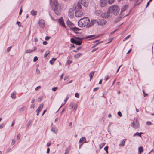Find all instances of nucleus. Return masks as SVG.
<instances>
[{"label":"nucleus","mask_w":154,"mask_h":154,"mask_svg":"<svg viewBox=\"0 0 154 154\" xmlns=\"http://www.w3.org/2000/svg\"><path fill=\"white\" fill-rule=\"evenodd\" d=\"M89 23V19L88 17H84L80 19L78 22V25L80 27H83L86 26L88 27V25Z\"/></svg>","instance_id":"f257e3e1"},{"label":"nucleus","mask_w":154,"mask_h":154,"mask_svg":"<svg viewBox=\"0 0 154 154\" xmlns=\"http://www.w3.org/2000/svg\"><path fill=\"white\" fill-rule=\"evenodd\" d=\"M52 7L54 8V11L55 14L57 15L61 14V8L59 5L57 0H54L53 2Z\"/></svg>","instance_id":"f03ea898"},{"label":"nucleus","mask_w":154,"mask_h":154,"mask_svg":"<svg viewBox=\"0 0 154 154\" xmlns=\"http://www.w3.org/2000/svg\"><path fill=\"white\" fill-rule=\"evenodd\" d=\"M108 11L110 13H112L114 15H117L119 13V8L116 5H113L109 7Z\"/></svg>","instance_id":"7ed1b4c3"},{"label":"nucleus","mask_w":154,"mask_h":154,"mask_svg":"<svg viewBox=\"0 0 154 154\" xmlns=\"http://www.w3.org/2000/svg\"><path fill=\"white\" fill-rule=\"evenodd\" d=\"M95 35H91L87 36L85 38H79L78 37V45H80L82 42V40L85 38H89V40L93 39L96 38Z\"/></svg>","instance_id":"20e7f679"},{"label":"nucleus","mask_w":154,"mask_h":154,"mask_svg":"<svg viewBox=\"0 0 154 154\" xmlns=\"http://www.w3.org/2000/svg\"><path fill=\"white\" fill-rule=\"evenodd\" d=\"M67 24L69 27H70L71 29H72V30L74 31L75 33H77V28L76 27H73L74 26V24L70 21H67Z\"/></svg>","instance_id":"39448f33"},{"label":"nucleus","mask_w":154,"mask_h":154,"mask_svg":"<svg viewBox=\"0 0 154 154\" xmlns=\"http://www.w3.org/2000/svg\"><path fill=\"white\" fill-rule=\"evenodd\" d=\"M107 23L106 21L103 19H99L97 20V23L98 25L103 26Z\"/></svg>","instance_id":"423d86ee"},{"label":"nucleus","mask_w":154,"mask_h":154,"mask_svg":"<svg viewBox=\"0 0 154 154\" xmlns=\"http://www.w3.org/2000/svg\"><path fill=\"white\" fill-rule=\"evenodd\" d=\"M132 126L134 128L136 129L139 126V123L137 119H134L133 122L132 123Z\"/></svg>","instance_id":"0eeeda50"},{"label":"nucleus","mask_w":154,"mask_h":154,"mask_svg":"<svg viewBox=\"0 0 154 154\" xmlns=\"http://www.w3.org/2000/svg\"><path fill=\"white\" fill-rule=\"evenodd\" d=\"M107 2H108L107 0H100V6L102 7H105L106 5Z\"/></svg>","instance_id":"6e6552de"},{"label":"nucleus","mask_w":154,"mask_h":154,"mask_svg":"<svg viewBox=\"0 0 154 154\" xmlns=\"http://www.w3.org/2000/svg\"><path fill=\"white\" fill-rule=\"evenodd\" d=\"M97 19H93L92 20L91 22H90L88 24V27L94 25L96 23H97Z\"/></svg>","instance_id":"1a4fd4ad"},{"label":"nucleus","mask_w":154,"mask_h":154,"mask_svg":"<svg viewBox=\"0 0 154 154\" xmlns=\"http://www.w3.org/2000/svg\"><path fill=\"white\" fill-rule=\"evenodd\" d=\"M129 5L128 4L125 5L123 6L121 8V13L120 14V16L121 17H122V16H121L122 14V13L128 7Z\"/></svg>","instance_id":"9d476101"},{"label":"nucleus","mask_w":154,"mask_h":154,"mask_svg":"<svg viewBox=\"0 0 154 154\" xmlns=\"http://www.w3.org/2000/svg\"><path fill=\"white\" fill-rule=\"evenodd\" d=\"M110 12H108V10L107 12H105L102 13L101 15L102 17L103 18H108L110 16Z\"/></svg>","instance_id":"9b49d317"},{"label":"nucleus","mask_w":154,"mask_h":154,"mask_svg":"<svg viewBox=\"0 0 154 154\" xmlns=\"http://www.w3.org/2000/svg\"><path fill=\"white\" fill-rule=\"evenodd\" d=\"M45 23L44 20L42 19H41L39 21V24L41 27L43 28L45 26Z\"/></svg>","instance_id":"f8f14e48"},{"label":"nucleus","mask_w":154,"mask_h":154,"mask_svg":"<svg viewBox=\"0 0 154 154\" xmlns=\"http://www.w3.org/2000/svg\"><path fill=\"white\" fill-rule=\"evenodd\" d=\"M58 22L63 27L65 28L66 27V26L64 23L63 19L62 18H60L58 20Z\"/></svg>","instance_id":"ddd939ff"},{"label":"nucleus","mask_w":154,"mask_h":154,"mask_svg":"<svg viewBox=\"0 0 154 154\" xmlns=\"http://www.w3.org/2000/svg\"><path fill=\"white\" fill-rule=\"evenodd\" d=\"M88 0H81V3L85 7L88 6Z\"/></svg>","instance_id":"4468645a"},{"label":"nucleus","mask_w":154,"mask_h":154,"mask_svg":"<svg viewBox=\"0 0 154 154\" xmlns=\"http://www.w3.org/2000/svg\"><path fill=\"white\" fill-rule=\"evenodd\" d=\"M73 11L72 9H70L69 10V12L68 13L69 17L71 18H73L74 16L73 15Z\"/></svg>","instance_id":"2eb2a0df"},{"label":"nucleus","mask_w":154,"mask_h":154,"mask_svg":"<svg viewBox=\"0 0 154 154\" xmlns=\"http://www.w3.org/2000/svg\"><path fill=\"white\" fill-rule=\"evenodd\" d=\"M43 105L42 104H41L38 108L36 110V112H37V115H39V113L41 111L43 107Z\"/></svg>","instance_id":"dca6fc26"},{"label":"nucleus","mask_w":154,"mask_h":154,"mask_svg":"<svg viewBox=\"0 0 154 154\" xmlns=\"http://www.w3.org/2000/svg\"><path fill=\"white\" fill-rule=\"evenodd\" d=\"M95 14L98 16H101L102 14V11L100 10H96L94 12Z\"/></svg>","instance_id":"f3484780"},{"label":"nucleus","mask_w":154,"mask_h":154,"mask_svg":"<svg viewBox=\"0 0 154 154\" xmlns=\"http://www.w3.org/2000/svg\"><path fill=\"white\" fill-rule=\"evenodd\" d=\"M126 140V139H123V140L122 141V142H120V144H119V146L120 147L124 146L125 145V143Z\"/></svg>","instance_id":"a211bd4d"},{"label":"nucleus","mask_w":154,"mask_h":154,"mask_svg":"<svg viewBox=\"0 0 154 154\" xmlns=\"http://www.w3.org/2000/svg\"><path fill=\"white\" fill-rule=\"evenodd\" d=\"M86 138L84 137H82L79 140V143H86Z\"/></svg>","instance_id":"6ab92c4d"},{"label":"nucleus","mask_w":154,"mask_h":154,"mask_svg":"<svg viewBox=\"0 0 154 154\" xmlns=\"http://www.w3.org/2000/svg\"><path fill=\"white\" fill-rule=\"evenodd\" d=\"M57 129L55 127H53L51 129V131L54 133H57Z\"/></svg>","instance_id":"aec40b11"},{"label":"nucleus","mask_w":154,"mask_h":154,"mask_svg":"<svg viewBox=\"0 0 154 154\" xmlns=\"http://www.w3.org/2000/svg\"><path fill=\"white\" fill-rule=\"evenodd\" d=\"M75 106V104L71 102L70 103L69 106V108L70 109H72Z\"/></svg>","instance_id":"412c9836"},{"label":"nucleus","mask_w":154,"mask_h":154,"mask_svg":"<svg viewBox=\"0 0 154 154\" xmlns=\"http://www.w3.org/2000/svg\"><path fill=\"white\" fill-rule=\"evenodd\" d=\"M83 14V13L81 11L78 10V17H80Z\"/></svg>","instance_id":"4be33fe9"},{"label":"nucleus","mask_w":154,"mask_h":154,"mask_svg":"<svg viewBox=\"0 0 154 154\" xmlns=\"http://www.w3.org/2000/svg\"><path fill=\"white\" fill-rule=\"evenodd\" d=\"M94 71H92L89 74V76L90 78V81L93 78V76L94 75Z\"/></svg>","instance_id":"5701e85b"},{"label":"nucleus","mask_w":154,"mask_h":154,"mask_svg":"<svg viewBox=\"0 0 154 154\" xmlns=\"http://www.w3.org/2000/svg\"><path fill=\"white\" fill-rule=\"evenodd\" d=\"M37 12L34 10H32L31 12V14L33 16L36 15L37 14Z\"/></svg>","instance_id":"b1692460"},{"label":"nucleus","mask_w":154,"mask_h":154,"mask_svg":"<svg viewBox=\"0 0 154 154\" xmlns=\"http://www.w3.org/2000/svg\"><path fill=\"white\" fill-rule=\"evenodd\" d=\"M71 43H74L76 45H77V41L75 40L73 38H72L71 39Z\"/></svg>","instance_id":"393cba45"},{"label":"nucleus","mask_w":154,"mask_h":154,"mask_svg":"<svg viewBox=\"0 0 154 154\" xmlns=\"http://www.w3.org/2000/svg\"><path fill=\"white\" fill-rule=\"evenodd\" d=\"M139 152L140 154L143 151V147L142 146L138 148Z\"/></svg>","instance_id":"a878e982"},{"label":"nucleus","mask_w":154,"mask_h":154,"mask_svg":"<svg viewBox=\"0 0 154 154\" xmlns=\"http://www.w3.org/2000/svg\"><path fill=\"white\" fill-rule=\"evenodd\" d=\"M56 60V59L55 58H52L51 60L50 61V63L51 64L53 65L54 63V62Z\"/></svg>","instance_id":"bb28decb"},{"label":"nucleus","mask_w":154,"mask_h":154,"mask_svg":"<svg viewBox=\"0 0 154 154\" xmlns=\"http://www.w3.org/2000/svg\"><path fill=\"white\" fill-rule=\"evenodd\" d=\"M35 50V49H34L33 50L28 49L26 51V53H30L33 52Z\"/></svg>","instance_id":"cd10ccee"},{"label":"nucleus","mask_w":154,"mask_h":154,"mask_svg":"<svg viewBox=\"0 0 154 154\" xmlns=\"http://www.w3.org/2000/svg\"><path fill=\"white\" fill-rule=\"evenodd\" d=\"M143 133H138L137 132L135 134H134V136H138L139 137H141V134H142Z\"/></svg>","instance_id":"c85d7f7f"},{"label":"nucleus","mask_w":154,"mask_h":154,"mask_svg":"<svg viewBox=\"0 0 154 154\" xmlns=\"http://www.w3.org/2000/svg\"><path fill=\"white\" fill-rule=\"evenodd\" d=\"M49 53L50 51L49 50H48L45 53L44 56V57L46 58L47 57L48 55L49 54Z\"/></svg>","instance_id":"c756f323"},{"label":"nucleus","mask_w":154,"mask_h":154,"mask_svg":"<svg viewBox=\"0 0 154 154\" xmlns=\"http://www.w3.org/2000/svg\"><path fill=\"white\" fill-rule=\"evenodd\" d=\"M11 97L13 99H15L16 98V94L14 93H13L11 94Z\"/></svg>","instance_id":"7c9ffc66"},{"label":"nucleus","mask_w":154,"mask_h":154,"mask_svg":"<svg viewBox=\"0 0 154 154\" xmlns=\"http://www.w3.org/2000/svg\"><path fill=\"white\" fill-rule=\"evenodd\" d=\"M115 0H108V1L109 4H111L114 2Z\"/></svg>","instance_id":"2f4dec72"},{"label":"nucleus","mask_w":154,"mask_h":154,"mask_svg":"<svg viewBox=\"0 0 154 154\" xmlns=\"http://www.w3.org/2000/svg\"><path fill=\"white\" fill-rule=\"evenodd\" d=\"M82 6L81 5L79 4V2H78V9H82Z\"/></svg>","instance_id":"473e14b6"},{"label":"nucleus","mask_w":154,"mask_h":154,"mask_svg":"<svg viewBox=\"0 0 154 154\" xmlns=\"http://www.w3.org/2000/svg\"><path fill=\"white\" fill-rule=\"evenodd\" d=\"M58 87H53L52 88V90L53 91H56V90L57 89Z\"/></svg>","instance_id":"72a5a7b5"},{"label":"nucleus","mask_w":154,"mask_h":154,"mask_svg":"<svg viewBox=\"0 0 154 154\" xmlns=\"http://www.w3.org/2000/svg\"><path fill=\"white\" fill-rule=\"evenodd\" d=\"M31 121H29L27 123V124L26 125V126L27 127H28L31 125Z\"/></svg>","instance_id":"f704fd0d"},{"label":"nucleus","mask_w":154,"mask_h":154,"mask_svg":"<svg viewBox=\"0 0 154 154\" xmlns=\"http://www.w3.org/2000/svg\"><path fill=\"white\" fill-rule=\"evenodd\" d=\"M105 143H102L100 144V145H99V146L100 147V148H102L103 146H104V145H105Z\"/></svg>","instance_id":"c9c22d12"},{"label":"nucleus","mask_w":154,"mask_h":154,"mask_svg":"<svg viewBox=\"0 0 154 154\" xmlns=\"http://www.w3.org/2000/svg\"><path fill=\"white\" fill-rule=\"evenodd\" d=\"M130 37V35H128V36H127L124 39L123 41H126V40H127V39H128Z\"/></svg>","instance_id":"e433bc0d"},{"label":"nucleus","mask_w":154,"mask_h":154,"mask_svg":"<svg viewBox=\"0 0 154 154\" xmlns=\"http://www.w3.org/2000/svg\"><path fill=\"white\" fill-rule=\"evenodd\" d=\"M38 59V58L36 56H35L34 57V58L33 59V61L34 62H35Z\"/></svg>","instance_id":"4c0bfd02"},{"label":"nucleus","mask_w":154,"mask_h":154,"mask_svg":"<svg viewBox=\"0 0 154 154\" xmlns=\"http://www.w3.org/2000/svg\"><path fill=\"white\" fill-rule=\"evenodd\" d=\"M142 91L144 97H145L147 95V94L145 93L144 90H143Z\"/></svg>","instance_id":"58836bf2"},{"label":"nucleus","mask_w":154,"mask_h":154,"mask_svg":"<svg viewBox=\"0 0 154 154\" xmlns=\"http://www.w3.org/2000/svg\"><path fill=\"white\" fill-rule=\"evenodd\" d=\"M26 107L25 106H23L20 109V110L21 111H23L25 109Z\"/></svg>","instance_id":"ea45409f"},{"label":"nucleus","mask_w":154,"mask_h":154,"mask_svg":"<svg viewBox=\"0 0 154 154\" xmlns=\"http://www.w3.org/2000/svg\"><path fill=\"white\" fill-rule=\"evenodd\" d=\"M73 108H74L73 110L74 111V112H75V110H76V109L77 108V106H76V105L74 106Z\"/></svg>","instance_id":"a19ab883"},{"label":"nucleus","mask_w":154,"mask_h":154,"mask_svg":"<svg viewBox=\"0 0 154 154\" xmlns=\"http://www.w3.org/2000/svg\"><path fill=\"white\" fill-rule=\"evenodd\" d=\"M117 114L120 117H121L122 116V113L121 112L119 111L117 113Z\"/></svg>","instance_id":"79ce46f5"},{"label":"nucleus","mask_w":154,"mask_h":154,"mask_svg":"<svg viewBox=\"0 0 154 154\" xmlns=\"http://www.w3.org/2000/svg\"><path fill=\"white\" fill-rule=\"evenodd\" d=\"M20 134H17V140L19 139H20Z\"/></svg>","instance_id":"37998d69"},{"label":"nucleus","mask_w":154,"mask_h":154,"mask_svg":"<svg viewBox=\"0 0 154 154\" xmlns=\"http://www.w3.org/2000/svg\"><path fill=\"white\" fill-rule=\"evenodd\" d=\"M4 126V124H1L0 125V129L2 128Z\"/></svg>","instance_id":"c03bdc74"},{"label":"nucleus","mask_w":154,"mask_h":154,"mask_svg":"<svg viewBox=\"0 0 154 154\" xmlns=\"http://www.w3.org/2000/svg\"><path fill=\"white\" fill-rule=\"evenodd\" d=\"M51 38V37L50 36H46L45 38V39L46 40H48Z\"/></svg>","instance_id":"a18cd8bd"},{"label":"nucleus","mask_w":154,"mask_h":154,"mask_svg":"<svg viewBox=\"0 0 154 154\" xmlns=\"http://www.w3.org/2000/svg\"><path fill=\"white\" fill-rule=\"evenodd\" d=\"M100 43V42H99V43H97L95 45L93 46L92 47V48H93L94 47H96V46L99 45Z\"/></svg>","instance_id":"49530a36"},{"label":"nucleus","mask_w":154,"mask_h":154,"mask_svg":"<svg viewBox=\"0 0 154 154\" xmlns=\"http://www.w3.org/2000/svg\"><path fill=\"white\" fill-rule=\"evenodd\" d=\"M36 72L37 74H39L40 73V71L39 69H36Z\"/></svg>","instance_id":"de8ad7c7"},{"label":"nucleus","mask_w":154,"mask_h":154,"mask_svg":"<svg viewBox=\"0 0 154 154\" xmlns=\"http://www.w3.org/2000/svg\"><path fill=\"white\" fill-rule=\"evenodd\" d=\"M109 77H108V76H106L104 78V80L105 81H106L108 79H109Z\"/></svg>","instance_id":"09e8293b"},{"label":"nucleus","mask_w":154,"mask_h":154,"mask_svg":"<svg viewBox=\"0 0 154 154\" xmlns=\"http://www.w3.org/2000/svg\"><path fill=\"white\" fill-rule=\"evenodd\" d=\"M41 88V86H38L37 87H36L35 88V90L36 91L38 90L39 89H40Z\"/></svg>","instance_id":"8fccbe9b"},{"label":"nucleus","mask_w":154,"mask_h":154,"mask_svg":"<svg viewBox=\"0 0 154 154\" xmlns=\"http://www.w3.org/2000/svg\"><path fill=\"white\" fill-rule=\"evenodd\" d=\"M42 99V97H39L38 99V101L39 102H40Z\"/></svg>","instance_id":"3c124183"},{"label":"nucleus","mask_w":154,"mask_h":154,"mask_svg":"<svg viewBox=\"0 0 154 154\" xmlns=\"http://www.w3.org/2000/svg\"><path fill=\"white\" fill-rule=\"evenodd\" d=\"M51 142H48L47 143V147H49L51 145Z\"/></svg>","instance_id":"603ef678"},{"label":"nucleus","mask_w":154,"mask_h":154,"mask_svg":"<svg viewBox=\"0 0 154 154\" xmlns=\"http://www.w3.org/2000/svg\"><path fill=\"white\" fill-rule=\"evenodd\" d=\"M72 62L71 61L68 60L66 62L67 64H71L72 63Z\"/></svg>","instance_id":"864d4df0"},{"label":"nucleus","mask_w":154,"mask_h":154,"mask_svg":"<svg viewBox=\"0 0 154 154\" xmlns=\"http://www.w3.org/2000/svg\"><path fill=\"white\" fill-rule=\"evenodd\" d=\"M15 143V140L14 139H13L12 140V144L13 145H14Z\"/></svg>","instance_id":"5fc2aeb1"},{"label":"nucleus","mask_w":154,"mask_h":154,"mask_svg":"<svg viewBox=\"0 0 154 154\" xmlns=\"http://www.w3.org/2000/svg\"><path fill=\"white\" fill-rule=\"evenodd\" d=\"M17 23L18 24L19 26H21V23L19 21H17Z\"/></svg>","instance_id":"6e6d98bb"},{"label":"nucleus","mask_w":154,"mask_h":154,"mask_svg":"<svg viewBox=\"0 0 154 154\" xmlns=\"http://www.w3.org/2000/svg\"><path fill=\"white\" fill-rule=\"evenodd\" d=\"M146 124L147 125H151V123L149 121H148L146 122Z\"/></svg>","instance_id":"4d7b16f0"},{"label":"nucleus","mask_w":154,"mask_h":154,"mask_svg":"<svg viewBox=\"0 0 154 154\" xmlns=\"http://www.w3.org/2000/svg\"><path fill=\"white\" fill-rule=\"evenodd\" d=\"M65 110V109L63 108L62 109V111L60 112V114H62L63 113V112H64V111Z\"/></svg>","instance_id":"13d9d810"},{"label":"nucleus","mask_w":154,"mask_h":154,"mask_svg":"<svg viewBox=\"0 0 154 154\" xmlns=\"http://www.w3.org/2000/svg\"><path fill=\"white\" fill-rule=\"evenodd\" d=\"M43 44L44 45H46L47 44V42L46 41H44L43 42Z\"/></svg>","instance_id":"bf43d9fd"},{"label":"nucleus","mask_w":154,"mask_h":154,"mask_svg":"<svg viewBox=\"0 0 154 154\" xmlns=\"http://www.w3.org/2000/svg\"><path fill=\"white\" fill-rule=\"evenodd\" d=\"M108 146H107L104 147V149L106 151L108 150Z\"/></svg>","instance_id":"052dcab7"},{"label":"nucleus","mask_w":154,"mask_h":154,"mask_svg":"<svg viewBox=\"0 0 154 154\" xmlns=\"http://www.w3.org/2000/svg\"><path fill=\"white\" fill-rule=\"evenodd\" d=\"M69 78V76H67L65 77L64 78V80H66V79H68Z\"/></svg>","instance_id":"680f3d73"},{"label":"nucleus","mask_w":154,"mask_h":154,"mask_svg":"<svg viewBox=\"0 0 154 154\" xmlns=\"http://www.w3.org/2000/svg\"><path fill=\"white\" fill-rule=\"evenodd\" d=\"M22 12V7H21V9L20 10V12H19V15H20Z\"/></svg>","instance_id":"e2e57ef3"},{"label":"nucleus","mask_w":154,"mask_h":154,"mask_svg":"<svg viewBox=\"0 0 154 154\" xmlns=\"http://www.w3.org/2000/svg\"><path fill=\"white\" fill-rule=\"evenodd\" d=\"M99 89V88L97 87L94 88V89L93 91H96L97 90H98Z\"/></svg>","instance_id":"0e129e2a"},{"label":"nucleus","mask_w":154,"mask_h":154,"mask_svg":"<svg viewBox=\"0 0 154 154\" xmlns=\"http://www.w3.org/2000/svg\"><path fill=\"white\" fill-rule=\"evenodd\" d=\"M63 75H64V73H63L61 75L60 77V80H61L62 79H63Z\"/></svg>","instance_id":"69168bd1"},{"label":"nucleus","mask_w":154,"mask_h":154,"mask_svg":"<svg viewBox=\"0 0 154 154\" xmlns=\"http://www.w3.org/2000/svg\"><path fill=\"white\" fill-rule=\"evenodd\" d=\"M49 151H50V149L49 148H48L47 149V153L48 154L49 152Z\"/></svg>","instance_id":"338daca9"},{"label":"nucleus","mask_w":154,"mask_h":154,"mask_svg":"<svg viewBox=\"0 0 154 154\" xmlns=\"http://www.w3.org/2000/svg\"><path fill=\"white\" fill-rule=\"evenodd\" d=\"M34 41L35 42H37L38 41V39L36 38H35L34 39Z\"/></svg>","instance_id":"774afa93"}]
</instances>
